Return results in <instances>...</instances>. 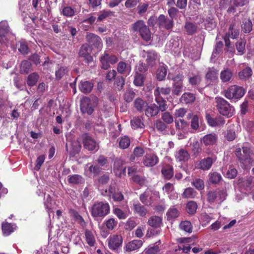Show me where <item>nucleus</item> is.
<instances>
[{
	"label": "nucleus",
	"mask_w": 254,
	"mask_h": 254,
	"mask_svg": "<svg viewBox=\"0 0 254 254\" xmlns=\"http://www.w3.org/2000/svg\"><path fill=\"white\" fill-rule=\"evenodd\" d=\"M118 141L120 147L123 149L128 148L130 144V139L127 135L121 137L119 138Z\"/></svg>",
	"instance_id": "36"
},
{
	"label": "nucleus",
	"mask_w": 254,
	"mask_h": 254,
	"mask_svg": "<svg viewBox=\"0 0 254 254\" xmlns=\"http://www.w3.org/2000/svg\"><path fill=\"white\" fill-rule=\"evenodd\" d=\"M90 46L88 44H84L79 50V57L84 58L86 63H91L93 61V57L90 54Z\"/></svg>",
	"instance_id": "16"
},
{
	"label": "nucleus",
	"mask_w": 254,
	"mask_h": 254,
	"mask_svg": "<svg viewBox=\"0 0 254 254\" xmlns=\"http://www.w3.org/2000/svg\"><path fill=\"white\" fill-rule=\"evenodd\" d=\"M224 137L228 141L234 140L236 137L235 129L233 127L228 128L224 134Z\"/></svg>",
	"instance_id": "44"
},
{
	"label": "nucleus",
	"mask_w": 254,
	"mask_h": 254,
	"mask_svg": "<svg viewBox=\"0 0 254 254\" xmlns=\"http://www.w3.org/2000/svg\"><path fill=\"white\" fill-rule=\"evenodd\" d=\"M166 215L167 219L170 220L178 217L179 215V212L175 206H173L168 209Z\"/></svg>",
	"instance_id": "41"
},
{
	"label": "nucleus",
	"mask_w": 254,
	"mask_h": 254,
	"mask_svg": "<svg viewBox=\"0 0 254 254\" xmlns=\"http://www.w3.org/2000/svg\"><path fill=\"white\" fill-rule=\"evenodd\" d=\"M175 158L179 162H186L190 158V155L186 150L180 149L176 152Z\"/></svg>",
	"instance_id": "22"
},
{
	"label": "nucleus",
	"mask_w": 254,
	"mask_h": 254,
	"mask_svg": "<svg viewBox=\"0 0 254 254\" xmlns=\"http://www.w3.org/2000/svg\"><path fill=\"white\" fill-rule=\"evenodd\" d=\"M195 97L194 94L191 93H185L180 98V101L183 103L188 104L193 102Z\"/></svg>",
	"instance_id": "35"
},
{
	"label": "nucleus",
	"mask_w": 254,
	"mask_h": 254,
	"mask_svg": "<svg viewBox=\"0 0 254 254\" xmlns=\"http://www.w3.org/2000/svg\"><path fill=\"white\" fill-rule=\"evenodd\" d=\"M101 63V67L105 69H108L110 66V62L108 58V54H104L100 59Z\"/></svg>",
	"instance_id": "53"
},
{
	"label": "nucleus",
	"mask_w": 254,
	"mask_h": 254,
	"mask_svg": "<svg viewBox=\"0 0 254 254\" xmlns=\"http://www.w3.org/2000/svg\"><path fill=\"white\" fill-rule=\"evenodd\" d=\"M208 124L211 127L221 126L225 124L224 120L222 118H213L207 117Z\"/></svg>",
	"instance_id": "28"
},
{
	"label": "nucleus",
	"mask_w": 254,
	"mask_h": 254,
	"mask_svg": "<svg viewBox=\"0 0 254 254\" xmlns=\"http://www.w3.org/2000/svg\"><path fill=\"white\" fill-rule=\"evenodd\" d=\"M147 223L152 227L159 228L162 224V219L159 216H153L149 218Z\"/></svg>",
	"instance_id": "29"
},
{
	"label": "nucleus",
	"mask_w": 254,
	"mask_h": 254,
	"mask_svg": "<svg viewBox=\"0 0 254 254\" xmlns=\"http://www.w3.org/2000/svg\"><path fill=\"white\" fill-rule=\"evenodd\" d=\"M191 184L197 190H203L204 188L203 181L200 179L196 178L194 179L192 182Z\"/></svg>",
	"instance_id": "61"
},
{
	"label": "nucleus",
	"mask_w": 254,
	"mask_h": 254,
	"mask_svg": "<svg viewBox=\"0 0 254 254\" xmlns=\"http://www.w3.org/2000/svg\"><path fill=\"white\" fill-rule=\"evenodd\" d=\"M171 89L169 87H157L154 90V95L155 97V101L159 100L160 97H162L161 95H167L170 94Z\"/></svg>",
	"instance_id": "24"
},
{
	"label": "nucleus",
	"mask_w": 254,
	"mask_h": 254,
	"mask_svg": "<svg viewBox=\"0 0 254 254\" xmlns=\"http://www.w3.org/2000/svg\"><path fill=\"white\" fill-rule=\"evenodd\" d=\"M232 76V73L230 70L225 69L222 70L220 75L221 80L223 82H228L230 80Z\"/></svg>",
	"instance_id": "39"
},
{
	"label": "nucleus",
	"mask_w": 254,
	"mask_h": 254,
	"mask_svg": "<svg viewBox=\"0 0 254 254\" xmlns=\"http://www.w3.org/2000/svg\"><path fill=\"white\" fill-rule=\"evenodd\" d=\"M158 24L160 28L170 30L173 27L174 21L172 18H168L165 15L161 14L158 18Z\"/></svg>",
	"instance_id": "14"
},
{
	"label": "nucleus",
	"mask_w": 254,
	"mask_h": 254,
	"mask_svg": "<svg viewBox=\"0 0 254 254\" xmlns=\"http://www.w3.org/2000/svg\"><path fill=\"white\" fill-rule=\"evenodd\" d=\"M15 35L10 31L6 21L0 22V43L3 46L8 47L14 44Z\"/></svg>",
	"instance_id": "1"
},
{
	"label": "nucleus",
	"mask_w": 254,
	"mask_h": 254,
	"mask_svg": "<svg viewBox=\"0 0 254 254\" xmlns=\"http://www.w3.org/2000/svg\"><path fill=\"white\" fill-rule=\"evenodd\" d=\"M158 157L154 154H147L143 158L144 165L147 167L155 165L158 162Z\"/></svg>",
	"instance_id": "18"
},
{
	"label": "nucleus",
	"mask_w": 254,
	"mask_h": 254,
	"mask_svg": "<svg viewBox=\"0 0 254 254\" xmlns=\"http://www.w3.org/2000/svg\"><path fill=\"white\" fill-rule=\"evenodd\" d=\"M215 161V158L210 157L203 159L199 161L198 164L199 168L203 170H209Z\"/></svg>",
	"instance_id": "21"
},
{
	"label": "nucleus",
	"mask_w": 254,
	"mask_h": 254,
	"mask_svg": "<svg viewBox=\"0 0 254 254\" xmlns=\"http://www.w3.org/2000/svg\"><path fill=\"white\" fill-rule=\"evenodd\" d=\"M132 28L135 32H138L144 40L148 41L151 38V34L148 27L142 20H138L132 24Z\"/></svg>",
	"instance_id": "6"
},
{
	"label": "nucleus",
	"mask_w": 254,
	"mask_h": 254,
	"mask_svg": "<svg viewBox=\"0 0 254 254\" xmlns=\"http://www.w3.org/2000/svg\"><path fill=\"white\" fill-rule=\"evenodd\" d=\"M218 71L216 69L214 68H209L206 74V78L211 81H215L218 78Z\"/></svg>",
	"instance_id": "42"
},
{
	"label": "nucleus",
	"mask_w": 254,
	"mask_h": 254,
	"mask_svg": "<svg viewBox=\"0 0 254 254\" xmlns=\"http://www.w3.org/2000/svg\"><path fill=\"white\" fill-rule=\"evenodd\" d=\"M30 67V63L27 61H23L21 63L20 72L22 74L27 73L29 72Z\"/></svg>",
	"instance_id": "54"
},
{
	"label": "nucleus",
	"mask_w": 254,
	"mask_h": 254,
	"mask_svg": "<svg viewBox=\"0 0 254 254\" xmlns=\"http://www.w3.org/2000/svg\"><path fill=\"white\" fill-rule=\"evenodd\" d=\"M215 101L217 110L221 115L229 118L234 114V107L224 99L217 97L215 98Z\"/></svg>",
	"instance_id": "2"
},
{
	"label": "nucleus",
	"mask_w": 254,
	"mask_h": 254,
	"mask_svg": "<svg viewBox=\"0 0 254 254\" xmlns=\"http://www.w3.org/2000/svg\"><path fill=\"white\" fill-rule=\"evenodd\" d=\"M245 89L241 86L232 85L224 90L223 94L228 99H240L245 94Z\"/></svg>",
	"instance_id": "5"
},
{
	"label": "nucleus",
	"mask_w": 254,
	"mask_h": 254,
	"mask_svg": "<svg viewBox=\"0 0 254 254\" xmlns=\"http://www.w3.org/2000/svg\"><path fill=\"white\" fill-rule=\"evenodd\" d=\"M134 107L138 111L142 112L147 106V103L141 98H137L134 102Z\"/></svg>",
	"instance_id": "40"
},
{
	"label": "nucleus",
	"mask_w": 254,
	"mask_h": 254,
	"mask_svg": "<svg viewBox=\"0 0 254 254\" xmlns=\"http://www.w3.org/2000/svg\"><path fill=\"white\" fill-rule=\"evenodd\" d=\"M217 139L218 137L216 134L210 133L204 135L201 139V142L206 146L213 145L216 143Z\"/></svg>",
	"instance_id": "19"
},
{
	"label": "nucleus",
	"mask_w": 254,
	"mask_h": 254,
	"mask_svg": "<svg viewBox=\"0 0 254 254\" xmlns=\"http://www.w3.org/2000/svg\"><path fill=\"white\" fill-rule=\"evenodd\" d=\"M39 78V75L36 73L30 74L27 78V84L29 86H32L36 84Z\"/></svg>",
	"instance_id": "51"
},
{
	"label": "nucleus",
	"mask_w": 254,
	"mask_h": 254,
	"mask_svg": "<svg viewBox=\"0 0 254 254\" xmlns=\"http://www.w3.org/2000/svg\"><path fill=\"white\" fill-rule=\"evenodd\" d=\"M252 23L249 19H246L243 21L242 28L245 33H249L252 30Z\"/></svg>",
	"instance_id": "59"
},
{
	"label": "nucleus",
	"mask_w": 254,
	"mask_h": 254,
	"mask_svg": "<svg viewBox=\"0 0 254 254\" xmlns=\"http://www.w3.org/2000/svg\"><path fill=\"white\" fill-rule=\"evenodd\" d=\"M185 28L189 34L191 35L194 33L196 31V26L191 22H186Z\"/></svg>",
	"instance_id": "62"
},
{
	"label": "nucleus",
	"mask_w": 254,
	"mask_h": 254,
	"mask_svg": "<svg viewBox=\"0 0 254 254\" xmlns=\"http://www.w3.org/2000/svg\"><path fill=\"white\" fill-rule=\"evenodd\" d=\"M196 194V191L191 188H188L185 190L182 194V196L184 198H192Z\"/></svg>",
	"instance_id": "49"
},
{
	"label": "nucleus",
	"mask_w": 254,
	"mask_h": 254,
	"mask_svg": "<svg viewBox=\"0 0 254 254\" xmlns=\"http://www.w3.org/2000/svg\"><path fill=\"white\" fill-rule=\"evenodd\" d=\"M101 193L104 196H112L115 201H121L124 199L123 194L120 192H116L115 187L110 186L108 190L106 189L102 191Z\"/></svg>",
	"instance_id": "12"
},
{
	"label": "nucleus",
	"mask_w": 254,
	"mask_h": 254,
	"mask_svg": "<svg viewBox=\"0 0 254 254\" xmlns=\"http://www.w3.org/2000/svg\"><path fill=\"white\" fill-rule=\"evenodd\" d=\"M68 181L72 184H82L84 182V178L79 175H73L68 177Z\"/></svg>",
	"instance_id": "38"
},
{
	"label": "nucleus",
	"mask_w": 254,
	"mask_h": 254,
	"mask_svg": "<svg viewBox=\"0 0 254 254\" xmlns=\"http://www.w3.org/2000/svg\"><path fill=\"white\" fill-rule=\"evenodd\" d=\"M81 146L80 143L77 141H73L71 143V150L69 151L72 156H75L80 151Z\"/></svg>",
	"instance_id": "47"
},
{
	"label": "nucleus",
	"mask_w": 254,
	"mask_h": 254,
	"mask_svg": "<svg viewBox=\"0 0 254 254\" xmlns=\"http://www.w3.org/2000/svg\"><path fill=\"white\" fill-rule=\"evenodd\" d=\"M114 171L116 176H121L122 172H126V168L123 169L122 161L120 160L115 161L114 166Z\"/></svg>",
	"instance_id": "37"
},
{
	"label": "nucleus",
	"mask_w": 254,
	"mask_h": 254,
	"mask_svg": "<svg viewBox=\"0 0 254 254\" xmlns=\"http://www.w3.org/2000/svg\"><path fill=\"white\" fill-rule=\"evenodd\" d=\"M133 210L135 213L141 217L145 216L147 213L146 208L138 202H133Z\"/></svg>",
	"instance_id": "23"
},
{
	"label": "nucleus",
	"mask_w": 254,
	"mask_h": 254,
	"mask_svg": "<svg viewBox=\"0 0 254 254\" xmlns=\"http://www.w3.org/2000/svg\"><path fill=\"white\" fill-rule=\"evenodd\" d=\"M93 87V84L89 81L81 82L79 85L80 91L84 93H88L91 92Z\"/></svg>",
	"instance_id": "34"
},
{
	"label": "nucleus",
	"mask_w": 254,
	"mask_h": 254,
	"mask_svg": "<svg viewBox=\"0 0 254 254\" xmlns=\"http://www.w3.org/2000/svg\"><path fill=\"white\" fill-rule=\"evenodd\" d=\"M197 208V204L193 201H190L187 204L186 210L190 214L195 213Z\"/></svg>",
	"instance_id": "48"
},
{
	"label": "nucleus",
	"mask_w": 254,
	"mask_h": 254,
	"mask_svg": "<svg viewBox=\"0 0 254 254\" xmlns=\"http://www.w3.org/2000/svg\"><path fill=\"white\" fill-rule=\"evenodd\" d=\"M107 242L109 248L111 250L116 251L121 246L123 238L120 235H113L109 237Z\"/></svg>",
	"instance_id": "9"
},
{
	"label": "nucleus",
	"mask_w": 254,
	"mask_h": 254,
	"mask_svg": "<svg viewBox=\"0 0 254 254\" xmlns=\"http://www.w3.org/2000/svg\"><path fill=\"white\" fill-rule=\"evenodd\" d=\"M246 40L241 39L236 43V47L238 54L243 55L245 51Z\"/></svg>",
	"instance_id": "43"
},
{
	"label": "nucleus",
	"mask_w": 254,
	"mask_h": 254,
	"mask_svg": "<svg viewBox=\"0 0 254 254\" xmlns=\"http://www.w3.org/2000/svg\"><path fill=\"white\" fill-rule=\"evenodd\" d=\"M76 10L70 6L64 7L62 10L63 14L66 17H72L75 13Z\"/></svg>",
	"instance_id": "58"
},
{
	"label": "nucleus",
	"mask_w": 254,
	"mask_h": 254,
	"mask_svg": "<svg viewBox=\"0 0 254 254\" xmlns=\"http://www.w3.org/2000/svg\"><path fill=\"white\" fill-rule=\"evenodd\" d=\"M159 198V193L156 191L147 190L144 193L140 194L139 198L140 201L145 205L151 204L154 200Z\"/></svg>",
	"instance_id": "8"
},
{
	"label": "nucleus",
	"mask_w": 254,
	"mask_h": 254,
	"mask_svg": "<svg viewBox=\"0 0 254 254\" xmlns=\"http://www.w3.org/2000/svg\"><path fill=\"white\" fill-rule=\"evenodd\" d=\"M144 82V77L142 74L136 73L134 76L133 83L135 85L141 86L143 85Z\"/></svg>",
	"instance_id": "60"
},
{
	"label": "nucleus",
	"mask_w": 254,
	"mask_h": 254,
	"mask_svg": "<svg viewBox=\"0 0 254 254\" xmlns=\"http://www.w3.org/2000/svg\"><path fill=\"white\" fill-rule=\"evenodd\" d=\"M252 75V70L249 67H247L239 73V76L241 79H246Z\"/></svg>",
	"instance_id": "45"
},
{
	"label": "nucleus",
	"mask_w": 254,
	"mask_h": 254,
	"mask_svg": "<svg viewBox=\"0 0 254 254\" xmlns=\"http://www.w3.org/2000/svg\"><path fill=\"white\" fill-rule=\"evenodd\" d=\"M143 244L141 240H134L127 244L126 249L127 251H133L140 248Z\"/></svg>",
	"instance_id": "25"
},
{
	"label": "nucleus",
	"mask_w": 254,
	"mask_h": 254,
	"mask_svg": "<svg viewBox=\"0 0 254 254\" xmlns=\"http://www.w3.org/2000/svg\"><path fill=\"white\" fill-rule=\"evenodd\" d=\"M181 229L188 233H191L192 231V225L191 223L188 221L182 222L180 224Z\"/></svg>",
	"instance_id": "57"
},
{
	"label": "nucleus",
	"mask_w": 254,
	"mask_h": 254,
	"mask_svg": "<svg viewBox=\"0 0 254 254\" xmlns=\"http://www.w3.org/2000/svg\"><path fill=\"white\" fill-rule=\"evenodd\" d=\"M239 34V29L236 27L235 25L231 24L229 27L228 33H227L223 37L226 46L227 47L230 46V42L229 38L235 39L238 36Z\"/></svg>",
	"instance_id": "13"
},
{
	"label": "nucleus",
	"mask_w": 254,
	"mask_h": 254,
	"mask_svg": "<svg viewBox=\"0 0 254 254\" xmlns=\"http://www.w3.org/2000/svg\"><path fill=\"white\" fill-rule=\"evenodd\" d=\"M45 200L44 201V205L45 206V208L47 210V212L50 215L51 212H52V199L51 196L49 194L46 195L45 194Z\"/></svg>",
	"instance_id": "50"
},
{
	"label": "nucleus",
	"mask_w": 254,
	"mask_h": 254,
	"mask_svg": "<svg viewBox=\"0 0 254 254\" xmlns=\"http://www.w3.org/2000/svg\"><path fill=\"white\" fill-rule=\"evenodd\" d=\"M158 107L154 104L147 106L145 110V115L148 117L155 116L158 114Z\"/></svg>",
	"instance_id": "30"
},
{
	"label": "nucleus",
	"mask_w": 254,
	"mask_h": 254,
	"mask_svg": "<svg viewBox=\"0 0 254 254\" xmlns=\"http://www.w3.org/2000/svg\"><path fill=\"white\" fill-rule=\"evenodd\" d=\"M249 0H231V6L228 8L229 12H234L235 9L234 7L243 6L249 2Z\"/></svg>",
	"instance_id": "26"
},
{
	"label": "nucleus",
	"mask_w": 254,
	"mask_h": 254,
	"mask_svg": "<svg viewBox=\"0 0 254 254\" xmlns=\"http://www.w3.org/2000/svg\"><path fill=\"white\" fill-rule=\"evenodd\" d=\"M84 147L88 150L97 151L99 149V146L97 142L89 135L85 133L82 135Z\"/></svg>",
	"instance_id": "11"
},
{
	"label": "nucleus",
	"mask_w": 254,
	"mask_h": 254,
	"mask_svg": "<svg viewBox=\"0 0 254 254\" xmlns=\"http://www.w3.org/2000/svg\"><path fill=\"white\" fill-rule=\"evenodd\" d=\"M117 70L121 74H128L131 71V67L127 65L125 63L120 62L118 64Z\"/></svg>",
	"instance_id": "31"
},
{
	"label": "nucleus",
	"mask_w": 254,
	"mask_h": 254,
	"mask_svg": "<svg viewBox=\"0 0 254 254\" xmlns=\"http://www.w3.org/2000/svg\"><path fill=\"white\" fill-rule=\"evenodd\" d=\"M166 74L167 69L166 67L163 65L161 66L157 71V78L159 80L161 81L165 78Z\"/></svg>",
	"instance_id": "55"
},
{
	"label": "nucleus",
	"mask_w": 254,
	"mask_h": 254,
	"mask_svg": "<svg viewBox=\"0 0 254 254\" xmlns=\"http://www.w3.org/2000/svg\"><path fill=\"white\" fill-rule=\"evenodd\" d=\"M130 124L133 129L142 128L144 127L142 119L140 117H134L131 120Z\"/></svg>",
	"instance_id": "32"
},
{
	"label": "nucleus",
	"mask_w": 254,
	"mask_h": 254,
	"mask_svg": "<svg viewBox=\"0 0 254 254\" xmlns=\"http://www.w3.org/2000/svg\"><path fill=\"white\" fill-rule=\"evenodd\" d=\"M142 56L146 58V62L148 65H153L156 60L158 59L157 54L154 51H145L144 50L141 52Z\"/></svg>",
	"instance_id": "15"
},
{
	"label": "nucleus",
	"mask_w": 254,
	"mask_h": 254,
	"mask_svg": "<svg viewBox=\"0 0 254 254\" xmlns=\"http://www.w3.org/2000/svg\"><path fill=\"white\" fill-rule=\"evenodd\" d=\"M235 153L243 168L246 167L251 163L252 161L250 157V150L249 148L243 147L242 148H237Z\"/></svg>",
	"instance_id": "7"
},
{
	"label": "nucleus",
	"mask_w": 254,
	"mask_h": 254,
	"mask_svg": "<svg viewBox=\"0 0 254 254\" xmlns=\"http://www.w3.org/2000/svg\"><path fill=\"white\" fill-rule=\"evenodd\" d=\"M16 226L14 224L3 223L1 228L3 234L5 236H8L16 229Z\"/></svg>",
	"instance_id": "27"
},
{
	"label": "nucleus",
	"mask_w": 254,
	"mask_h": 254,
	"mask_svg": "<svg viewBox=\"0 0 254 254\" xmlns=\"http://www.w3.org/2000/svg\"><path fill=\"white\" fill-rule=\"evenodd\" d=\"M191 118H192L190 124L191 127V128L196 130L199 127L198 117L197 115H193V113H190L188 114L187 119L188 120H190Z\"/></svg>",
	"instance_id": "33"
},
{
	"label": "nucleus",
	"mask_w": 254,
	"mask_h": 254,
	"mask_svg": "<svg viewBox=\"0 0 254 254\" xmlns=\"http://www.w3.org/2000/svg\"><path fill=\"white\" fill-rule=\"evenodd\" d=\"M98 102L96 97L90 99L88 97L83 98L80 101V111L82 114L91 115Z\"/></svg>",
	"instance_id": "4"
},
{
	"label": "nucleus",
	"mask_w": 254,
	"mask_h": 254,
	"mask_svg": "<svg viewBox=\"0 0 254 254\" xmlns=\"http://www.w3.org/2000/svg\"><path fill=\"white\" fill-rule=\"evenodd\" d=\"M87 41L92 45L100 50L103 46L101 39L97 35L89 33L86 36Z\"/></svg>",
	"instance_id": "17"
},
{
	"label": "nucleus",
	"mask_w": 254,
	"mask_h": 254,
	"mask_svg": "<svg viewBox=\"0 0 254 254\" xmlns=\"http://www.w3.org/2000/svg\"><path fill=\"white\" fill-rule=\"evenodd\" d=\"M162 173L166 179L169 180L173 176V168L170 166H165L162 169Z\"/></svg>",
	"instance_id": "46"
},
{
	"label": "nucleus",
	"mask_w": 254,
	"mask_h": 254,
	"mask_svg": "<svg viewBox=\"0 0 254 254\" xmlns=\"http://www.w3.org/2000/svg\"><path fill=\"white\" fill-rule=\"evenodd\" d=\"M110 207L108 203L97 202L91 209V213L93 217L103 218L110 212Z\"/></svg>",
	"instance_id": "3"
},
{
	"label": "nucleus",
	"mask_w": 254,
	"mask_h": 254,
	"mask_svg": "<svg viewBox=\"0 0 254 254\" xmlns=\"http://www.w3.org/2000/svg\"><path fill=\"white\" fill-rule=\"evenodd\" d=\"M227 196L226 191L224 190L218 191H211L207 194V200L209 202L217 201L221 202L226 199Z\"/></svg>",
	"instance_id": "10"
},
{
	"label": "nucleus",
	"mask_w": 254,
	"mask_h": 254,
	"mask_svg": "<svg viewBox=\"0 0 254 254\" xmlns=\"http://www.w3.org/2000/svg\"><path fill=\"white\" fill-rule=\"evenodd\" d=\"M221 179V175L218 173L213 172L209 174V181L213 184L219 183Z\"/></svg>",
	"instance_id": "52"
},
{
	"label": "nucleus",
	"mask_w": 254,
	"mask_h": 254,
	"mask_svg": "<svg viewBox=\"0 0 254 254\" xmlns=\"http://www.w3.org/2000/svg\"><path fill=\"white\" fill-rule=\"evenodd\" d=\"M251 182L244 178L240 179L238 181L240 191L245 194H247L251 190Z\"/></svg>",
	"instance_id": "20"
},
{
	"label": "nucleus",
	"mask_w": 254,
	"mask_h": 254,
	"mask_svg": "<svg viewBox=\"0 0 254 254\" xmlns=\"http://www.w3.org/2000/svg\"><path fill=\"white\" fill-rule=\"evenodd\" d=\"M237 170L232 166H230L225 174V176L229 179H232L236 177Z\"/></svg>",
	"instance_id": "63"
},
{
	"label": "nucleus",
	"mask_w": 254,
	"mask_h": 254,
	"mask_svg": "<svg viewBox=\"0 0 254 254\" xmlns=\"http://www.w3.org/2000/svg\"><path fill=\"white\" fill-rule=\"evenodd\" d=\"M85 235L88 244L90 246H93L95 243V239L92 232L89 231H86Z\"/></svg>",
	"instance_id": "56"
},
{
	"label": "nucleus",
	"mask_w": 254,
	"mask_h": 254,
	"mask_svg": "<svg viewBox=\"0 0 254 254\" xmlns=\"http://www.w3.org/2000/svg\"><path fill=\"white\" fill-rule=\"evenodd\" d=\"M135 93L131 89H128L126 90L124 94V99L127 102H130L134 97Z\"/></svg>",
	"instance_id": "64"
}]
</instances>
